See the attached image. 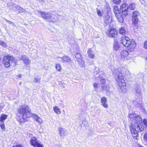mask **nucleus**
Instances as JSON below:
<instances>
[{"label": "nucleus", "mask_w": 147, "mask_h": 147, "mask_svg": "<svg viewBox=\"0 0 147 147\" xmlns=\"http://www.w3.org/2000/svg\"><path fill=\"white\" fill-rule=\"evenodd\" d=\"M129 121L131 122L130 130L132 137L135 139H138V132L143 131L144 126L142 124V120L140 116L132 112L128 115Z\"/></svg>", "instance_id": "f257e3e1"}, {"label": "nucleus", "mask_w": 147, "mask_h": 147, "mask_svg": "<svg viewBox=\"0 0 147 147\" xmlns=\"http://www.w3.org/2000/svg\"><path fill=\"white\" fill-rule=\"evenodd\" d=\"M31 109L28 106L26 105H21L19 106L17 109L16 118L21 123H24L29 117Z\"/></svg>", "instance_id": "f03ea898"}, {"label": "nucleus", "mask_w": 147, "mask_h": 147, "mask_svg": "<svg viewBox=\"0 0 147 147\" xmlns=\"http://www.w3.org/2000/svg\"><path fill=\"white\" fill-rule=\"evenodd\" d=\"M113 74L117 82L120 89L123 92H125L126 90V84L121 73V69L119 68L114 69L113 71Z\"/></svg>", "instance_id": "7ed1b4c3"}, {"label": "nucleus", "mask_w": 147, "mask_h": 147, "mask_svg": "<svg viewBox=\"0 0 147 147\" xmlns=\"http://www.w3.org/2000/svg\"><path fill=\"white\" fill-rule=\"evenodd\" d=\"M16 63L14 58L11 56H5L3 58V63L4 66L7 68L9 67L10 64L13 63Z\"/></svg>", "instance_id": "20e7f679"}, {"label": "nucleus", "mask_w": 147, "mask_h": 147, "mask_svg": "<svg viewBox=\"0 0 147 147\" xmlns=\"http://www.w3.org/2000/svg\"><path fill=\"white\" fill-rule=\"evenodd\" d=\"M105 33L109 37L112 38L116 37L118 34L117 31L114 28H110L106 31Z\"/></svg>", "instance_id": "39448f33"}, {"label": "nucleus", "mask_w": 147, "mask_h": 147, "mask_svg": "<svg viewBox=\"0 0 147 147\" xmlns=\"http://www.w3.org/2000/svg\"><path fill=\"white\" fill-rule=\"evenodd\" d=\"M140 16V14L138 11H135L132 14V18L131 19L133 24L135 25L138 24L139 22L138 17Z\"/></svg>", "instance_id": "423d86ee"}, {"label": "nucleus", "mask_w": 147, "mask_h": 147, "mask_svg": "<svg viewBox=\"0 0 147 147\" xmlns=\"http://www.w3.org/2000/svg\"><path fill=\"white\" fill-rule=\"evenodd\" d=\"M30 144L34 147H44L41 144L35 137L32 138L30 140Z\"/></svg>", "instance_id": "0eeeda50"}, {"label": "nucleus", "mask_w": 147, "mask_h": 147, "mask_svg": "<svg viewBox=\"0 0 147 147\" xmlns=\"http://www.w3.org/2000/svg\"><path fill=\"white\" fill-rule=\"evenodd\" d=\"M130 54L126 50H123L120 53V59L122 60H128L130 59Z\"/></svg>", "instance_id": "6e6552de"}, {"label": "nucleus", "mask_w": 147, "mask_h": 147, "mask_svg": "<svg viewBox=\"0 0 147 147\" xmlns=\"http://www.w3.org/2000/svg\"><path fill=\"white\" fill-rule=\"evenodd\" d=\"M37 13L39 15H41L42 18L46 19L48 21H53L52 16L49 13H47L45 12H41L39 11H37Z\"/></svg>", "instance_id": "1a4fd4ad"}, {"label": "nucleus", "mask_w": 147, "mask_h": 147, "mask_svg": "<svg viewBox=\"0 0 147 147\" xmlns=\"http://www.w3.org/2000/svg\"><path fill=\"white\" fill-rule=\"evenodd\" d=\"M136 46V42L133 40H130V43L128 44V45L127 47H128V51L130 52H132L135 49Z\"/></svg>", "instance_id": "9d476101"}, {"label": "nucleus", "mask_w": 147, "mask_h": 147, "mask_svg": "<svg viewBox=\"0 0 147 147\" xmlns=\"http://www.w3.org/2000/svg\"><path fill=\"white\" fill-rule=\"evenodd\" d=\"M130 41V38L127 36H123L121 38V43L125 47H127Z\"/></svg>", "instance_id": "9b49d317"}, {"label": "nucleus", "mask_w": 147, "mask_h": 147, "mask_svg": "<svg viewBox=\"0 0 147 147\" xmlns=\"http://www.w3.org/2000/svg\"><path fill=\"white\" fill-rule=\"evenodd\" d=\"M135 95L138 98H140L142 95V92L140 87H137L135 89Z\"/></svg>", "instance_id": "f8f14e48"}, {"label": "nucleus", "mask_w": 147, "mask_h": 147, "mask_svg": "<svg viewBox=\"0 0 147 147\" xmlns=\"http://www.w3.org/2000/svg\"><path fill=\"white\" fill-rule=\"evenodd\" d=\"M21 59L23 61L24 64L26 65H27L30 63V60L25 55L22 56Z\"/></svg>", "instance_id": "ddd939ff"}, {"label": "nucleus", "mask_w": 147, "mask_h": 147, "mask_svg": "<svg viewBox=\"0 0 147 147\" xmlns=\"http://www.w3.org/2000/svg\"><path fill=\"white\" fill-rule=\"evenodd\" d=\"M13 9L15 11H18L20 13H22L26 12V10L23 9L20 6L17 5L15 7H13Z\"/></svg>", "instance_id": "4468645a"}, {"label": "nucleus", "mask_w": 147, "mask_h": 147, "mask_svg": "<svg viewBox=\"0 0 147 147\" xmlns=\"http://www.w3.org/2000/svg\"><path fill=\"white\" fill-rule=\"evenodd\" d=\"M102 105L105 108H107L108 107L107 103V99L105 97L102 98Z\"/></svg>", "instance_id": "2eb2a0df"}, {"label": "nucleus", "mask_w": 147, "mask_h": 147, "mask_svg": "<svg viewBox=\"0 0 147 147\" xmlns=\"http://www.w3.org/2000/svg\"><path fill=\"white\" fill-rule=\"evenodd\" d=\"M119 43L116 40H115L113 43V49L115 51H117L119 50L120 46Z\"/></svg>", "instance_id": "dca6fc26"}, {"label": "nucleus", "mask_w": 147, "mask_h": 147, "mask_svg": "<svg viewBox=\"0 0 147 147\" xmlns=\"http://www.w3.org/2000/svg\"><path fill=\"white\" fill-rule=\"evenodd\" d=\"M128 7L126 3H123L120 5V11H123L124 10H128Z\"/></svg>", "instance_id": "f3484780"}, {"label": "nucleus", "mask_w": 147, "mask_h": 147, "mask_svg": "<svg viewBox=\"0 0 147 147\" xmlns=\"http://www.w3.org/2000/svg\"><path fill=\"white\" fill-rule=\"evenodd\" d=\"M58 130L59 134L61 136H65L66 134V131L65 129L62 128H59Z\"/></svg>", "instance_id": "a211bd4d"}, {"label": "nucleus", "mask_w": 147, "mask_h": 147, "mask_svg": "<svg viewBox=\"0 0 147 147\" xmlns=\"http://www.w3.org/2000/svg\"><path fill=\"white\" fill-rule=\"evenodd\" d=\"M59 58H60L63 61V62L65 63L69 62L71 61V59L70 58L66 55L63 56L62 57H59Z\"/></svg>", "instance_id": "6ab92c4d"}, {"label": "nucleus", "mask_w": 147, "mask_h": 147, "mask_svg": "<svg viewBox=\"0 0 147 147\" xmlns=\"http://www.w3.org/2000/svg\"><path fill=\"white\" fill-rule=\"evenodd\" d=\"M113 11L114 12L115 16L120 14V11L118 7L117 6H114L113 7Z\"/></svg>", "instance_id": "aec40b11"}, {"label": "nucleus", "mask_w": 147, "mask_h": 147, "mask_svg": "<svg viewBox=\"0 0 147 147\" xmlns=\"http://www.w3.org/2000/svg\"><path fill=\"white\" fill-rule=\"evenodd\" d=\"M33 116L36 121H37L39 124H40L42 123L43 122V121L40 117H39L38 116L35 114H34L33 115Z\"/></svg>", "instance_id": "412c9836"}, {"label": "nucleus", "mask_w": 147, "mask_h": 147, "mask_svg": "<svg viewBox=\"0 0 147 147\" xmlns=\"http://www.w3.org/2000/svg\"><path fill=\"white\" fill-rule=\"evenodd\" d=\"M87 54L89 57L90 58H93L94 57V54L91 49H88V51Z\"/></svg>", "instance_id": "4be33fe9"}, {"label": "nucleus", "mask_w": 147, "mask_h": 147, "mask_svg": "<svg viewBox=\"0 0 147 147\" xmlns=\"http://www.w3.org/2000/svg\"><path fill=\"white\" fill-rule=\"evenodd\" d=\"M128 10H124L123 11H120L119 16H121L123 18H125L128 15Z\"/></svg>", "instance_id": "5701e85b"}, {"label": "nucleus", "mask_w": 147, "mask_h": 147, "mask_svg": "<svg viewBox=\"0 0 147 147\" xmlns=\"http://www.w3.org/2000/svg\"><path fill=\"white\" fill-rule=\"evenodd\" d=\"M121 72L122 74H125V75H128L129 74L130 72L129 71L125 68H123L121 70Z\"/></svg>", "instance_id": "b1692460"}, {"label": "nucleus", "mask_w": 147, "mask_h": 147, "mask_svg": "<svg viewBox=\"0 0 147 147\" xmlns=\"http://www.w3.org/2000/svg\"><path fill=\"white\" fill-rule=\"evenodd\" d=\"M54 111L57 114H60L61 113L60 110L57 106H54L53 107Z\"/></svg>", "instance_id": "393cba45"}, {"label": "nucleus", "mask_w": 147, "mask_h": 147, "mask_svg": "<svg viewBox=\"0 0 147 147\" xmlns=\"http://www.w3.org/2000/svg\"><path fill=\"white\" fill-rule=\"evenodd\" d=\"M118 21L120 23H121L123 22L124 21L123 18H123L122 16L119 15H117V16H116Z\"/></svg>", "instance_id": "a878e982"}, {"label": "nucleus", "mask_w": 147, "mask_h": 147, "mask_svg": "<svg viewBox=\"0 0 147 147\" xmlns=\"http://www.w3.org/2000/svg\"><path fill=\"white\" fill-rule=\"evenodd\" d=\"M126 31V30L124 27H122L119 29V32L121 34L124 35Z\"/></svg>", "instance_id": "bb28decb"}, {"label": "nucleus", "mask_w": 147, "mask_h": 147, "mask_svg": "<svg viewBox=\"0 0 147 147\" xmlns=\"http://www.w3.org/2000/svg\"><path fill=\"white\" fill-rule=\"evenodd\" d=\"M136 7V5L133 3L130 4L128 7V8L131 10H134L135 9Z\"/></svg>", "instance_id": "cd10ccee"}, {"label": "nucleus", "mask_w": 147, "mask_h": 147, "mask_svg": "<svg viewBox=\"0 0 147 147\" xmlns=\"http://www.w3.org/2000/svg\"><path fill=\"white\" fill-rule=\"evenodd\" d=\"M7 117V115L3 114L0 117V121H4V120L6 119Z\"/></svg>", "instance_id": "c85d7f7f"}, {"label": "nucleus", "mask_w": 147, "mask_h": 147, "mask_svg": "<svg viewBox=\"0 0 147 147\" xmlns=\"http://www.w3.org/2000/svg\"><path fill=\"white\" fill-rule=\"evenodd\" d=\"M55 68L57 71H60L61 69V66L59 64L57 63L56 65Z\"/></svg>", "instance_id": "c756f323"}, {"label": "nucleus", "mask_w": 147, "mask_h": 147, "mask_svg": "<svg viewBox=\"0 0 147 147\" xmlns=\"http://www.w3.org/2000/svg\"><path fill=\"white\" fill-rule=\"evenodd\" d=\"M75 57L77 58L78 61H79L82 60L81 55L80 54L78 53H76L75 55Z\"/></svg>", "instance_id": "7c9ffc66"}, {"label": "nucleus", "mask_w": 147, "mask_h": 147, "mask_svg": "<svg viewBox=\"0 0 147 147\" xmlns=\"http://www.w3.org/2000/svg\"><path fill=\"white\" fill-rule=\"evenodd\" d=\"M34 82L35 83H39L40 82V78L38 77H35L34 78Z\"/></svg>", "instance_id": "2f4dec72"}, {"label": "nucleus", "mask_w": 147, "mask_h": 147, "mask_svg": "<svg viewBox=\"0 0 147 147\" xmlns=\"http://www.w3.org/2000/svg\"><path fill=\"white\" fill-rule=\"evenodd\" d=\"M79 62V63L80 64V66L82 67H84V62L82 60H81L79 61H78Z\"/></svg>", "instance_id": "473e14b6"}, {"label": "nucleus", "mask_w": 147, "mask_h": 147, "mask_svg": "<svg viewBox=\"0 0 147 147\" xmlns=\"http://www.w3.org/2000/svg\"><path fill=\"white\" fill-rule=\"evenodd\" d=\"M0 45L4 47H6L7 46L6 43L2 40L0 41Z\"/></svg>", "instance_id": "72a5a7b5"}, {"label": "nucleus", "mask_w": 147, "mask_h": 147, "mask_svg": "<svg viewBox=\"0 0 147 147\" xmlns=\"http://www.w3.org/2000/svg\"><path fill=\"white\" fill-rule=\"evenodd\" d=\"M113 3L116 4H119L121 1V0H113Z\"/></svg>", "instance_id": "f704fd0d"}, {"label": "nucleus", "mask_w": 147, "mask_h": 147, "mask_svg": "<svg viewBox=\"0 0 147 147\" xmlns=\"http://www.w3.org/2000/svg\"><path fill=\"white\" fill-rule=\"evenodd\" d=\"M144 140L146 142H147V134L145 133L144 135Z\"/></svg>", "instance_id": "c9c22d12"}, {"label": "nucleus", "mask_w": 147, "mask_h": 147, "mask_svg": "<svg viewBox=\"0 0 147 147\" xmlns=\"http://www.w3.org/2000/svg\"><path fill=\"white\" fill-rule=\"evenodd\" d=\"M107 80H106L104 78H103L102 77V84L106 83H107Z\"/></svg>", "instance_id": "e433bc0d"}, {"label": "nucleus", "mask_w": 147, "mask_h": 147, "mask_svg": "<svg viewBox=\"0 0 147 147\" xmlns=\"http://www.w3.org/2000/svg\"><path fill=\"white\" fill-rule=\"evenodd\" d=\"M144 48L145 49H147V40L144 43Z\"/></svg>", "instance_id": "4c0bfd02"}, {"label": "nucleus", "mask_w": 147, "mask_h": 147, "mask_svg": "<svg viewBox=\"0 0 147 147\" xmlns=\"http://www.w3.org/2000/svg\"><path fill=\"white\" fill-rule=\"evenodd\" d=\"M143 122L144 124L146 125L147 126V120L146 119H144Z\"/></svg>", "instance_id": "58836bf2"}, {"label": "nucleus", "mask_w": 147, "mask_h": 147, "mask_svg": "<svg viewBox=\"0 0 147 147\" xmlns=\"http://www.w3.org/2000/svg\"><path fill=\"white\" fill-rule=\"evenodd\" d=\"M93 86L95 88H97L98 87V84L97 83H95L93 84Z\"/></svg>", "instance_id": "ea45409f"}, {"label": "nucleus", "mask_w": 147, "mask_h": 147, "mask_svg": "<svg viewBox=\"0 0 147 147\" xmlns=\"http://www.w3.org/2000/svg\"><path fill=\"white\" fill-rule=\"evenodd\" d=\"M0 127H1L2 130H3V131H5V125L0 126Z\"/></svg>", "instance_id": "a19ab883"}, {"label": "nucleus", "mask_w": 147, "mask_h": 147, "mask_svg": "<svg viewBox=\"0 0 147 147\" xmlns=\"http://www.w3.org/2000/svg\"><path fill=\"white\" fill-rule=\"evenodd\" d=\"M97 14L99 16H100V15H101V13H100V10H98V9L97 8Z\"/></svg>", "instance_id": "79ce46f5"}, {"label": "nucleus", "mask_w": 147, "mask_h": 147, "mask_svg": "<svg viewBox=\"0 0 147 147\" xmlns=\"http://www.w3.org/2000/svg\"><path fill=\"white\" fill-rule=\"evenodd\" d=\"M105 87V86H106V89L107 90H108L109 89V87L108 86H102V88L104 89V90L105 89L104 88V87Z\"/></svg>", "instance_id": "37998d69"}, {"label": "nucleus", "mask_w": 147, "mask_h": 147, "mask_svg": "<svg viewBox=\"0 0 147 147\" xmlns=\"http://www.w3.org/2000/svg\"><path fill=\"white\" fill-rule=\"evenodd\" d=\"M4 125V121H0V126Z\"/></svg>", "instance_id": "c03bdc74"}, {"label": "nucleus", "mask_w": 147, "mask_h": 147, "mask_svg": "<svg viewBox=\"0 0 147 147\" xmlns=\"http://www.w3.org/2000/svg\"><path fill=\"white\" fill-rule=\"evenodd\" d=\"M107 11H110V8L109 7V5H107Z\"/></svg>", "instance_id": "a18cd8bd"}, {"label": "nucleus", "mask_w": 147, "mask_h": 147, "mask_svg": "<svg viewBox=\"0 0 147 147\" xmlns=\"http://www.w3.org/2000/svg\"><path fill=\"white\" fill-rule=\"evenodd\" d=\"M7 22H8L9 24H12L13 23L9 21H8L7 20H6Z\"/></svg>", "instance_id": "49530a36"}, {"label": "nucleus", "mask_w": 147, "mask_h": 147, "mask_svg": "<svg viewBox=\"0 0 147 147\" xmlns=\"http://www.w3.org/2000/svg\"><path fill=\"white\" fill-rule=\"evenodd\" d=\"M16 147H23L20 145H18L16 146Z\"/></svg>", "instance_id": "de8ad7c7"}, {"label": "nucleus", "mask_w": 147, "mask_h": 147, "mask_svg": "<svg viewBox=\"0 0 147 147\" xmlns=\"http://www.w3.org/2000/svg\"><path fill=\"white\" fill-rule=\"evenodd\" d=\"M18 76L19 78H20L21 77V75L20 74H19V75H18Z\"/></svg>", "instance_id": "09e8293b"}, {"label": "nucleus", "mask_w": 147, "mask_h": 147, "mask_svg": "<svg viewBox=\"0 0 147 147\" xmlns=\"http://www.w3.org/2000/svg\"><path fill=\"white\" fill-rule=\"evenodd\" d=\"M139 147H143V146H139Z\"/></svg>", "instance_id": "8fccbe9b"}, {"label": "nucleus", "mask_w": 147, "mask_h": 147, "mask_svg": "<svg viewBox=\"0 0 147 147\" xmlns=\"http://www.w3.org/2000/svg\"><path fill=\"white\" fill-rule=\"evenodd\" d=\"M146 60L147 61V57H146Z\"/></svg>", "instance_id": "3c124183"}, {"label": "nucleus", "mask_w": 147, "mask_h": 147, "mask_svg": "<svg viewBox=\"0 0 147 147\" xmlns=\"http://www.w3.org/2000/svg\"><path fill=\"white\" fill-rule=\"evenodd\" d=\"M13 147H14V146H13Z\"/></svg>", "instance_id": "603ef678"}]
</instances>
